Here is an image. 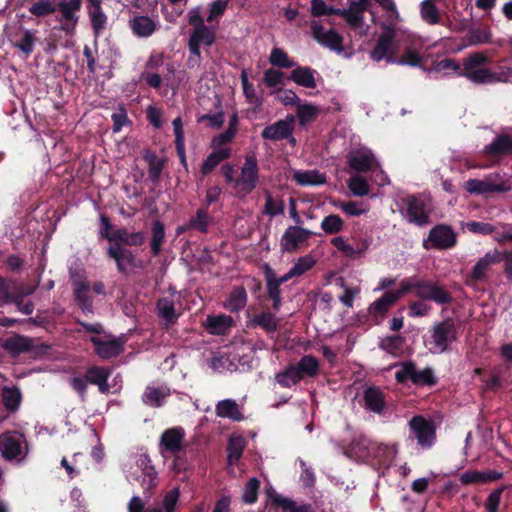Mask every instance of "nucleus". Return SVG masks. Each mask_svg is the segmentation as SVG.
Instances as JSON below:
<instances>
[{"label": "nucleus", "instance_id": "nucleus-30", "mask_svg": "<svg viewBox=\"0 0 512 512\" xmlns=\"http://www.w3.org/2000/svg\"><path fill=\"white\" fill-rule=\"evenodd\" d=\"M156 308L158 316L162 318L166 327L174 324L180 315L175 308L174 295L160 298Z\"/></svg>", "mask_w": 512, "mask_h": 512}, {"label": "nucleus", "instance_id": "nucleus-51", "mask_svg": "<svg viewBox=\"0 0 512 512\" xmlns=\"http://www.w3.org/2000/svg\"><path fill=\"white\" fill-rule=\"evenodd\" d=\"M36 41L37 38L33 31L24 30L20 39L16 41L15 47L25 55V58H27L33 53Z\"/></svg>", "mask_w": 512, "mask_h": 512}, {"label": "nucleus", "instance_id": "nucleus-50", "mask_svg": "<svg viewBox=\"0 0 512 512\" xmlns=\"http://www.w3.org/2000/svg\"><path fill=\"white\" fill-rule=\"evenodd\" d=\"M464 189L473 195L487 196L492 194L486 176L483 179H469L464 183Z\"/></svg>", "mask_w": 512, "mask_h": 512}, {"label": "nucleus", "instance_id": "nucleus-43", "mask_svg": "<svg viewBox=\"0 0 512 512\" xmlns=\"http://www.w3.org/2000/svg\"><path fill=\"white\" fill-rule=\"evenodd\" d=\"M246 302L247 293L245 289L243 287H236L224 302V307L230 312H237L246 305Z\"/></svg>", "mask_w": 512, "mask_h": 512}, {"label": "nucleus", "instance_id": "nucleus-64", "mask_svg": "<svg viewBox=\"0 0 512 512\" xmlns=\"http://www.w3.org/2000/svg\"><path fill=\"white\" fill-rule=\"evenodd\" d=\"M316 261L311 255H305L297 259L291 268V275L301 276L308 270H310Z\"/></svg>", "mask_w": 512, "mask_h": 512}, {"label": "nucleus", "instance_id": "nucleus-28", "mask_svg": "<svg viewBox=\"0 0 512 512\" xmlns=\"http://www.w3.org/2000/svg\"><path fill=\"white\" fill-rule=\"evenodd\" d=\"M91 342L95 346L96 353L102 359L115 357L122 351V343L117 339H102L95 336L91 338Z\"/></svg>", "mask_w": 512, "mask_h": 512}, {"label": "nucleus", "instance_id": "nucleus-17", "mask_svg": "<svg viewBox=\"0 0 512 512\" xmlns=\"http://www.w3.org/2000/svg\"><path fill=\"white\" fill-rule=\"evenodd\" d=\"M313 235V232L300 226H289L281 237L280 245L284 252H294Z\"/></svg>", "mask_w": 512, "mask_h": 512}, {"label": "nucleus", "instance_id": "nucleus-12", "mask_svg": "<svg viewBox=\"0 0 512 512\" xmlns=\"http://www.w3.org/2000/svg\"><path fill=\"white\" fill-rule=\"evenodd\" d=\"M457 243V235L451 227L447 225H437L433 227L424 240V247L426 249L445 250L453 248Z\"/></svg>", "mask_w": 512, "mask_h": 512}, {"label": "nucleus", "instance_id": "nucleus-2", "mask_svg": "<svg viewBox=\"0 0 512 512\" xmlns=\"http://www.w3.org/2000/svg\"><path fill=\"white\" fill-rule=\"evenodd\" d=\"M379 25L384 32L380 35L374 49L370 52V58L375 62L385 60L387 63L394 64L399 50L400 38L397 31L393 28L394 25H389L386 22H379Z\"/></svg>", "mask_w": 512, "mask_h": 512}, {"label": "nucleus", "instance_id": "nucleus-19", "mask_svg": "<svg viewBox=\"0 0 512 512\" xmlns=\"http://www.w3.org/2000/svg\"><path fill=\"white\" fill-rule=\"evenodd\" d=\"M74 296L77 304L84 313L92 312V299L90 297V285L84 275H71Z\"/></svg>", "mask_w": 512, "mask_h": 512}, {"label": "nucleus", "instance_id": "nucleus-25", "mask_svg": "<svg viewBox=\"0 0 512 512\" xmlns=\"http://www.w3.org/2000/svg\"><path fill=\"white\" fill-rule=\"evenodd\" d=\"M58 10L60 14L59 29L64 30V1L58 2L55 6L49 0H39L31 5L29 12L36 17H44Z\"/></svg>", "mask_w": 512, "mask_h": 512}, {"label": "nucleus", "instance_id": "nucleus-59", "mask_svg": "<svg viewBox=\"0 0 512 512\" xmlns=\"http://www.w3.org/2000/svg\"><path fill=\"white\" fill-rule=\"evenodd\" d=\"M347 186L354 196L362 197L369 193L367 181L358 174H355L349 178Z\"/></svg>", "mask_w": 512, "mask_h": 512}, {"label": "nucleus", "instance_id": "nucleus-31", "mask_svg": "<svg viewBox=\"0 0 512 512\" xmlns=\"http://www.w3.org/2000/svg\"><path fill=\"white\" fill-rule=\"evenodd\" d=\"M157 21L147 16H135L129 21L132 33L139 38L151 36L157 29Z\"/></svg>", "mask_w": 512, "mask_h": 512}, {"label": "nucleus", "instance_id": "nucleus-49", "mask_svg": "<svg viewBox=\"0 0 512 512\" xmlns=\"http://www.w3.org/2000/svg\"><path fill=\"white\" fill-rule=\"evenodd\" d=\"M296 369H299L298 372L303 378L304 376H315L319 369V362L318 360L311 356L306 355L301 358V360L298 362L297 365H295Z\"/></svg>", "mask_w": 512, "mask_h": 512}, {"label": "nucleus", "instance_id": "nucleus-42", "mask_svg": "<svg viewBox=\"0 0 512 512\" xmlns=\"http://www.w3.org/2000/svg\"><path fill=\"white\" fill-rule=\"evenodd\" d=\"M397 300V294H392V292H386L382 297L375 300L369 306V314L372 315L373 317H382Z\"/></svg>", "mask_w": 512, "mask_h": 512}, {"label": "nucleus", "instance_id": "nucleus-21", "mask_svg": "<svg viewBox=\"0 0 512 512\" xmlns=\"http://www.w3.org/2000/svg\"><path fill=\"white\" fill-rule=\"evenodd\" d=\"M22 435L5 432L0 435V451L4 459L14 460L22 454Z\"/></svg>", "mask_w": 512, "mask_h": 512}, {"label": "nucleus", "instance_id": "nucleus-9", "mask_svg": "<svg viewBox=\"0 0 512 512\" xmlns=\"http://www.w3.org/2000/svg\"><path fill=\"white\" fill-rule=\"evenodd\" d=\"M258 182V165L253 155L245 158L243 167L241 168L240 178L235 180V189L237 195L244 197L254 190Z\"/></svg>", "mask_w": 512, "mask_h": 512}, {"label": "nucleus", "instance_id": "nucleus-46", "mask_svg": "<svg viewBox=\"0 0 512 512\" xmlns=\"http://www.w3.org/2000/svg\"><path fill=\"white\" fill-rule=\"evenodd\" d=\"M298 370L295 365L289 366L276 375L277 383L284 388H290L297 384L302 379Z\"/></svg>", "mask_w": 512, "mask_h": 512}, {"label": "nucleus", "instance_id": "nucleus-8", "mask_svg": "<svg viewBox=\"0 0 512 512\" xmlns=\"http://www.w3.org/2000/svg\"><path fill=\"white\" fill-rule=\"evenodd\" d=\"M410 437L417 441L422 449H430L436 440L435 426L433 422L422 416H414L409 421Z\"/></svg>", "mask_w": 512, "mask_h": 512}, {"label": "nucleus", "instance_id": "nucleus-36", "mask_svg": "<svg viewBox=\"0 0 512 512\" xmlns=\"http://www.w3.org/2000/svg\"><path fill=\"white\" fill-rule=\"evenodd\" d=\"M232 325V317L224 314L208 316L204 324L209 333L214 335H222L226 333L232 327Z\"/></svg>", "mask_w": 512, "mask_h": 512}, {"label": "nucleus", "instance_id": "nucleus-41", "mask_svg": "<svg viewBox=\"0 0 512 512\" xmlns=\"http://www.w3.org/2000/svg\"><path fill=\"white\" fill-rule=\"evenodd\" d=\"M110 375V370L105 367H91L87 372V379L89 382L98 386L100 392L108 393L110 386L107 380Z\"/></svg>", "mask_w": 512, "mask_h": 512}, {"label": "nucleus", "instance_id": "nucleus-3", "mask_svg": "<svg viewBox=\"0 0 512 512\" xmlns=\"http://www.w3.org/2000/svg\"><path fill=\"white\" fill-rule=\"evenodd\" d=\"M490 59L482 52H474L463 59L460 76L475 84H487L490 69L486 67Z\"/></svg>", "mask_w": 512, "mask_h": 512}, {"label": "nucleus", "instance_id": "nucleus-34", "mask_svg": "<svg viewBox=\"0 0 512 512\" xmlns=\"http://www.w3.org/2000/svg\"><path fill=\"white\" fill-rule=\"evenodd\" d=\"M1 396L3 406L10 414H14L19 410L22 402V393L19 387L4 386Z\"/></svg>", "mask_w": 512, "mask_h": 512}, {"label": "nucleus", "instance_id": "nucleus-13", "mask_svg": "<svg viewBox=\"0 0 512 512\" xmlns=\"http://www.w3.org/2000/svg\"><path fill=\"white\" fill-rule=\"evenodd\" d=\"M294 127L295 117L293 115H287L284 119L266 126L261 133V137L264 140L273 142L290 139V142L294 144L295 139L292 137Z\"/></svg>", "mask_w": 512, "mask_h": 512}, {"label": "nucleus", "instance_id": "nucleus-10", "mask_svg": "<svg viewBox=\"0 0 512 512\" xmlns=\"http://www.w3.org/2000/svg\"><path fill=\"white\" fill-rule=\"evenodd\" d=\"M185 431L181 427L165 430L159 440V453L166 460L178 455L184 448Z\"/></svg>", "mask_w": 512, "mask_h": 512}, {"label": "nucleus", "instance_id": "nucleus-55", "mask_svg": "<svg viewBox=\"0 0 512 512\" xmlns=\"http://www.w3.org/2000/svg\"><path fill=\"white\" fill-rule=\"evenodd\" d=\"M495 83H512V67L502 65L498 66L495 71L490 70L487 84Z\"/></svg>", "mask_w": 512, "mask_h": 512}, {"label": "nucleus", "instance_id": "nucleus-5", "mask_svg": "<svg viewBox=\"0 0 512 512\" xmlns=\"http://www.w3.org/2000/svg\"><path fill=\"white\" fill-rule=\"evenodd\" d=\"M181 496L179 487L167 491L161 500V504L144 509V503L139 496H133L128 503V512H176Z\"/></svg>", "mask_w": 512, "mask_h": 512}, {"label": "nucleus", "instance_id": "nucleus-39", "mask_svg": "<svg viewBox=\"0 0 512 512\" xmlns=\"http://www.w3.org/2000/svg\"><path fill=\"white\" fill-rule=\"evenodd\" d=\"M397 447L394 444H378L373 445L372 458L380 465H390L397 455Z\"/></svg>", "mask_w": 512, "mask_h": 512}, {"label": "nucleus", "instance_id": "nucleus-48", "mask_svg": "<svg viewBox=\"0 0 512 512\" xmlns=\"http://www.w3.org/2000/svg\"><path fill=\"white\" fill-rule=\"evenodd\" d=\"M269 63L279 68H293L296 63L281 48L274 47L269 55Z\"/></svg>", "mask_w": 512, "mask_h": 512}, {"label": "nucleus", "instance_id": "nucleus-32", "mask_svg": "<svg viewBox=\"0 0 512 512\" xmlns=\"http://www.w3.org/2000/svg\"><path fill=\"white\" fill-rule=\"evenodd\" d=\"M212 152L206 157L201 166L202 174L212 172L221 162L231 157V148L211 147Z\"/></svg>", "mask_w": 512, "mask_h": 512}, {"label": "nucleus", "instance_id": "nucleus-61", "mask_svg": "<svg viewBox=\"0 0 512 512\" xmlns=\"http://www.w3.org/2000/svg\"><path fill=\"white\" fill-rule=\"evenodd\" d=\"M404 340L399 335L385 337L380 342V347L392 355L399 354L403 349Z\"/></svg>", "mask_w": 512, "mask_h": 512}, {"label": "nucleus", "instance_id": "nucleus-52", "mask_svg": "<svg viewBox=\"0 0 512 512\" xmlns=\"http://www.w3.org/2000/svg\"><path fill=\"white\" fill-rule=\"evenodd\" d=\"M91 26L96 36H99L107 28L108 18L101 9H89Z\"/></svg>", "mask_w": 512, "mask_h": 512}, {"label": "nucleus", "instance_id": "nucleus-29", "mask_svg": "<svg viewBox=\"0 0 512 512\" xmlns=\"http://www.w3.org/2000/svg\"><path fill=\"white\" fill-rule=\"evenodd\" d=\"M108 255L114 259L117 269L121 273H126L129 269L135 267L134 255L120 245H113L108 248Z\"/></svg>", "mask_w": 512, "mask_h": 512}, {"label": "nucleus", "instance_id": "nucleus-20", "mask_svg": "<svg viewBox=\"0 0 512 512\" xmlns=\"http://www.w3.org/2000/svg\"><path fill=\"white\" fill-rule=\"evenodd\" d=\"M171 390L165 383H151L149 384L143 395V402L150 407H161L170 396Z\"/></svg>", "mask_w": 512, "mask_h": 512}, {"label": "nucleus", "instance_id": "nucleus-37", "mask_svg": "<svg viewBox=\"0 0 512 512\" xmlns=\"http://www.w3.org/2000/svg\"><path fill=\"white\" fill-rule=\"evenodd\" d=\"M492 194L512 191V176L507 173H490L486 175Z\"/></svg>", "mask_w": 512, "mask_h": 512}, {"label": "nucleus", "instance_id": "nucleus-47", "mask_svg": "<svg viewBox=\"0 0 512 512\" xmlns=\"http://www.w3.org/2000/svg\"><path fill=\"white\" fill-rule=\"evenodd\" d=\"M334 206L342 210L346 215L356 217L366 214L369 211V205L364 202L348 201L334 203Z\"/></svg>", "mask_w": 512, "mask_h": 512}, {"label": "nucleus", "instance_id": "nucleus-54", "mask_svg": "<svg viewBox=\"0 0 512 512\" xmlns=\"http://www.w3.org/2000/svg\"><path fill=\"white\" fill-rule=\"evenodd\" d=\"M319 109L310 103H299L297 105V117L302 126L314 121Z\"/></svg>", "mask_w": 512, "mask_h": 512}, {"label": "nucleus", "instance_id": "nucleus-60", "mask_svg": "<svg viewBox=\"0 0 512 512\" xmlns=\"http://www.w3.org/2000/svg\"><path fill=\"white\" fill-rule=\"evenodd\" d=\"M421 17L429 24H437L440 21V15L434 0H424L421 3Z\"/></svg>", "mask_w": 512, "mask_h": 512}, {"label": "nucleus", "instance_id": "nucleus-27", "mask_svg": "<svg viewBox=\"0 0 512 512\" xmlns=\"http://www.w3.org/2000/svg\"><path fill=\"white\" fill-rule=\"evenodd\" d=\"M1 346L5 351L13 356L29 352L34 348L33 340L31 338L19 334L6 338Z\"/></svg>", "mask_w": 512, "mask_h": 512}, {"label": "nucleus", "instance_id": "nucleus-56", "mask_svg": "<svg viewBox=\"0 0 512 512\" xmlns=\"http://www.w3.org/2000/svg\"><path fill=\"white\" fill-rule=\"evenodd\" d=\"M461 66L453 59H443L435 63L431 69L432 72L442 74V75H452L459 74L460 75Z\"/></svg>", "mask_w": 512, "mask_h": 512}, {"label": "nucleus", "instance_id": "nucleus-1", "mask_svg": "<svg viewBox=\"0 0 512 512\" xmlns=\"http://www.w3.org/2000/svg\"><path fill=\"white\" fill-rule=\"evenodd\" d=\"M350 6L345 8H334L327 6L323 0L311 1V12L314 16L325 14H337L341 16L350 29L359 35H366L370 24L365 19L366 0H349Z\"/></svg>", "mask_w": 512, "mask_h": 512}, {"label": "nucleus", "instance_id": "nucleus-4", "mask_svg": "<svg viewBox=\"0 0 512 512\" xmlns=\"http://www.w3.org/2000/svg\"><path fill=\"white\" fill-rule=\"evenodd\" d=\"M431 341L429 350L435 354L445 352L457 339L455 323L452 319H446L433 325L430 330Z\"/></svg>", "mask_w": 512, "mask_h": 512}, {"label": "nucleus", "instance_id": "nucleus-23", "mask_svg": "<svg viewBox=\"0 0 512 512\" xmlns=\"http://www.w3.org/2000/svg\"><path fill=\"white\" fill-rule=\"evenodd\" d=\"M290 73V79L298 86L314 89L317 87L319 73L309 66H295Z\"/></svg>", "mask_w": 512, "mask_h": 512}, {"label": "nucleus", "instance_id": "nucleus-35", "mask_svg": "<svg viewBox=\"0 0 512 512\" xmlns=\"http://www.w3.org/2000/svg\"><path fill=\"white\" fill-rule=\"evenodd\" d=\"M270 498L282 512H316L309 504L298 505L292 499L275 492L270 494Z\"/></svg>", "mask_w": 512, "mask_h": 512}, {"label": "nucleus", "instance_id": "nucleus-22", "mask_svg": "<svg viewBox=\"0 0 512 512\" xmlns=\"http://www.w3.org/2000/svg\"><path fill=\"white\" fill-rule=\"evenodd\" d=\"M291 178L296 184L303 187L320 186L327 182L326 174L317 169L292 170Z\"/></svg>", "mask_w": 512, "mask_h": 512}, {"label": "nucleus", "instance_id": "nucleus-33", "mask_svg": "<svg viewBox=\"0 0 512 512\" xmlns=\"http://www.w3.org/2000/svg\"><path fill=\"white\" fill-rule=\"evenodd\" d=\"M364 407L374 413H382L385 407L383 393L376 387H368L363 392Z\"/></svg>", "mask_w": 512, "mask_h": 512}, {"label": "nucleus", "instance_id": "nucleus-45", "mask_svg": "<svg viewBox=\"0 0 512 512\" xmlns=\"http://www.w3.org/2000/svg\"><path fill=\"white\" fill-rule=\"evenodd\" d=\"M21 289L14 281L0 275V301L3 304H11Z\"/></svg>", "mask_w": 512, "mask_h": 512}, {"label": "nucleus", "instance_id": "nucleus-57", "mask_svg": "<svg viewBox=\"0 0 512 512\" xmlns=\"http://www.w3.org/2000/svg\"><path fill=\"white\" fill-rule=\"evenodd\" d=\"M320 226L326 234H336L343 230L344 221L339 215L331 214L323 218Z\"/></svg>", "mask_w": 512, "mask_h": 512}, {"label": "nucleus", "instance_id": "nucleus-63", "mask_svg": "<svg viewBox=\"0 0 512 512\" xmlns=\"http://www.w3.org/2000/svg\"><path fill=\"white\" fill-rule=\"evenodd\" d=\"M252 322L256 325L261 326L268 332H273L277 328V319L275 316L269 312H264L258 315H255Z\"/></svg>", "mask_w": 512, "mask_h": 512}, {"label": "nucleus", "instance_id": "nucleus-15", "mask_svg": "<svg viewBox=\"0 0 512 512\" xmlns=\"http://www.w3.org/2000/svg\"><path fill=\"white\" fill-rule=\"evenodd\" d=\"M353 240L354 244H349L344 237L337 236L331 240V244L346 257L354 259L363 257L371 245L372 238L361 237Z\"/></svg>", "mask_w": 512, "mask_h": 512}, {"label": "nucleus", "instance_id": "nucleus-40", "mask_svg": "<svg viewBox=\"0 0 512 512\" xmlns=\"http://www.w3.org/2000/svg\"><path fill=\"white\" fill-rule=\"evenodd\" d=\"M216 414L221 418H228L233 421H239L243 419L240 412L239 406L236 401L232 399L221 400L216 405Z\"/></svg>", "mask_w": 512, "mask_h": 512}, {"label": "nucleus", "instance_id": "nucleus-11", "mask_svg": "<svg viewBox=\"0 0 512 512\" xmlns=\"http://www.w3.org/2000/svg\"><path fill=\"white\" fill-rule=\"evenodd\" d=\"M136 470L129 472V479L138 480L144 490H150L157 484V471L146 454H141L136 459Z\"/></svg>", "mask_w": 512, "mask_h": 512}, {"label": "nucleus", "instance_id": "nucleus-6", "mask_svg": "<svg viewBox=\"0 0 512 512\" xmlns=\"http://www.w3.org/2000/svg\"><path fill=\"white\" fill-rule=\"evenodd\" d=\"M397 206L408 222L424 225L428 221V213L424 200L414 195H407L397 200Z\"/></svg>", "mask_w": 512, "mask_h": 512}, {"label": "nucleus", "instance_id": "nucleus-44", "mask_svg": "<svg viewBox=\"0 0 512 512\" xmlns=\"http://www.w3.org/2000/svg\"><path fill=\"white\" fill-rule=\"evenodd\" d=\"M246 441L241 435H232L228 441V463L234 465L241 458Z\"/></svg>", "mask_w": 512, "mask_h": 512}, {"label": "nucleus", "instance_id": "nucleus-38", "mask_svg": "<svg viewBox=\"0 0 512 512\" xmlns=\"http://www.w3.org/2000/svg\"><path fill=\"white\" fill-rule=\"evenodd\" d=\"M385 12V19L381 20L375 12H371V21L379 24V22H386L389 25H395L399 19V13L396 8L394 0H375ZM368 8V1L366 0V9Z\"/></svg>", "mask_w": 512, "mask_h": 512}, {"label": "nucleus", "instance_id": "nucleus-7", "mask_svg": "<svg viewBox=\"0 0 512 512\" xmlns=\"http://www.w3.org/2000/svg\"><path fill=\"white\" fill-rule=\"evenodd\" d=\"M310 28L311 35L318 44L337 54L343 53V37L335 29L326 28L320 20L311 21Z\"/></svg>", "mask_w": 512, "mask_h": 512}, {"label": "nucleus", "instance_id": "nucleus-58", "mask_svg": "<svg viewBox=\"0 0 512 512\" xmlns=\"http://www.w3.org/2000/svg\"><path fill=\"white\" fill-rule=\"evenodd\" d=\"M265 200L266 201L263 210L264 214L273 218L284 213V205L282 200L273 198L268 191L265 192Z\"/></svg>", "mask_w": 512, "mask_h": 512}, {"label": "nucleus", "instance_id": "nucleus-18", "mask_svg": "<svg viewBox=\"0 0 512 512\" xmlns=\"http://www.w3.org/2000/svg\"><path fill=\"white\" fill-rule=\"evenodd\" d=\"M370 439L363 435L355 437L348 449L345 451V455L357 462H365L372 458L373 445Z\"/></svg>", "mask_w": 512, "mask_h": 512}, {"label": "nucleus", "instance_id": "nucleus-53", "mask_svg": "<svg viewBox=\"0 0 512 512\" xmlns=\"http://www.w3.org/2000/svg\"><path fill=\"white\" fill-rule=\"evenodd\" d=\"M81 0L66 1V34L73 29L79 19L78 12L81 9Z\"/></svg>", "mask_w": 512, "mask_h": 512}, {"label": "nucleus", "instance_id": "nucleus-24", "mask_svg": "<svg viewBox=\"0 0 512 512\" xmlns=\"http://www.w3.org/2000/svg\"><path fill=\"white\" fill-rule=\"evenodd\" d=\"M501 259L502 255L500 251H498L497 249L487 252L483 257H481L476 262V264L472 268L471 278L476 281L482 280L486 276L489 268L492 265L499 263Z\"/></svg>", "mask_w": 512, "mask_h": 512}, {"label": "nucleus", "instance_id": "nucleus-14", "mask_svg": "<svg viewBox=\"0 0 512 512\" xmlns=\"http://www.w3.org/2000/svg\"><path fill=\"white\" fill-rule=\"evenodd\" d=\"M215 40V31L206 25L195 27L190 35L188 46L191 52L189 63H197L200 59V46H210Z\"/></svg>", "mask_w": 512, "mask_h": 512}, {"label": "nucleus", "instance_id": "nucleus-62", "mask_svg": "<svg viewBox=\"0 0 512 512\" xmlns=\"http://www.w3.org/2000/svg\"><path fill=\"white\" fill-rule=\"evenodd\" d=\"M210 223L211 217L207 214L206 211L199 209L195 217L190 220L188 227L196 229L200 232H206Z\"/></svg>", "mask_w": 512, "mask_h": 512}, {"label": "nucleus", "instance_id": "nucleus-26", "mask_svg": "<svg viewBox=\"0 0 512 512\" xmlns=\"http://www.w3.org/2000/svg\"><path fill=\"white\" fill-rule=\"evenodd\" d=\"M483 153L487 156L512 155V135L505 133L497 135L483 148Z\"/></svg>", "mask_w": 512, "mask_h": 512}, {"label": "nucleus", "instance_id": "nucleus-16", "mask_svg": "<svg viewBox=\"0 0 512 512\" xmlns=\"http://www.w3.org/2000/svg\"><path fill=\"white\" fill-rule=\"evenodd\" d=\"M347 163L350 168L358 172H366L378 167L375 155L365 146L352 149L348 154Z\"/></svg>", "mask_w": 512, "mask_h": 512}]
</instances>
